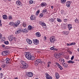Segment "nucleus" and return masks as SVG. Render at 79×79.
Instances as JSON below:
<instances>
[{
  "mask_svg": "<svg viewBox=\"0 0 79 79\" xmlns=\"http://www.w3.org/2000/svg\"><path fill=\"white\" fill-rule=\"evenodd\" d=\"M56 19L58 22H59V23H61V22L62 21L61 20V19H60L58 18H57Z\"/></svg>",
  "mask_w": 79,
  "mask_h": 79,
  "instance_id": "33",
  "label": "nucleus"
},
{
  "mask_svg": "<svg viewBox=\"0 0 79 79\" xmlns=\"http://www.w3.org/2000/svg\"><path fill=\"white\" fill-rule=\"evenodd\" d=\"M40 16H41V17H43V16H44L43 14H42V13L40 14Z\"/></svg>",
  "mask_w": 79,
  "mask_h": 79,
  "instance_id": "43",
  "label": "nucleus"
},
{
  "mask_svg": "<svg viewBox=\"0 0 79 79\" xmlns=\"http://www.w3.org/2000/svg\"><path fill=\"white\" fill-rule=\"evenodd\" d=\"M5 67V64H4L3 65V68Z\"/></svg>",
  "mask_w": 79,
  "mask_h": 79,
  "instance_id": "62",
  "label": "nucleus"
},
{
  "mask_svg": "<svg viewBox=\"0 0 79 79\" xmlns=\"http://www.w3.org/2000/svg\"><path fill=\"white\" fill-rule=\"evenodd\" d=\"M4 40H5V38H4L3 39H1V41H2V42H3Z\"/></svg>",
  "mask_w": 79,
  "mask_h": 79,
  "instance_id": "44",
  "label": "nucleus"
},
{
  "mask_svg": "<svg viewBox=\"0 0 79 79\" xmlns=\"http://www.w3.org/2000/svg\"><path fill=\"white\" fill-rule=\"evenodd\" d=\"M32 28V27L31 25H29L28 27V29L29 31H31Z\"/></svg>",
  "mask_w": 79,
  "mask_h": 79,
  "instance_id": "22",
  "label": "nucleus"
},
{
  "mask_svg": "<svg viewBox=\"0 0 79 79\" xmlns=\"http://www.w3.org/2000/svg\"><path fill=\"white\" fill-rule=\"evenodd\" d=\"M40 12V11L39 10H38L36 12L35 14V15L36 16H37V15H39V13Z\"/></svg>",
  "mask_w": 79,
  "mask_h": 79,
  "instance_id": "34",
  "label": "nucleus"
},
{
  "mask_svg": "<svg viewBox=\"0 0 79 79\" xmlns=\"http://www.w3.org/2000/svg\"><path fill=\"white\" fill-rule=\"evenodd\" d=\"M4 43L5 44H6V45H8V44H9V42H8V41H4Z\"/></svg>",
  "mask_w": 79,
  "mask_h": 79,
  "instance_id": "35",
  "label": "nucleus"
},
{
  "mask_svg": "<svg viewBox=\"0 0 79 79\" xmlns=\"http://www.w3.org/2000/svg\"><path fill=\"white\" fill-rule=\"evenodd\" d=\"M71 45H75L76 43H70Z\"/></svg>",
  "mask_w": 79,
  "mask_h": 79,
  "instance_id": "41",
  "label": "nucleus"
},
{
  "mask_svg": "<svg viewBox=\"0 0 79 79\" xmlns=\"http://www.w3.org/2000/svg\"><path fill=\"white\" fill-rule=\"evenodd\" d=\"M29 31V30H27L26 28L24 29H23L22 30V32H23V33H27V32H28V31Z\"/></svg>",
  "mask_w": 79,
  "mask_h": 79,
  "instance_id": "11",
  "label": "nucleus"
},
{
  "mask_svg": "<svg viewBox=\"0 0 79 79\" xmlns=\"http://www.w3.org/2000/svg\"><path fill=\"white\" fill-rule=\"evenodd\" d=\"M19 31H18V30L16 31L15 32V34H19Z\"/></svg>",
  "mask_w": 79,
  "mask_h": 79,
  "instance_id": "39",
  "label": "nucleus"
},
{
  "mask_svg": "<svg viewBox=\"0 0 79 79\" xmlns=\"http://www.w3.org/2000/svg\"><path fill=\"white\" fill-rule=\"evenodd\" d=\"M6 64H8L9 63L10 64V59L8 58H6Z\"/></svg>",
  "mask_w": 79,
  "mask_h": 79,
  "instance_id": "16",
  "label": "nucleus"
},
{
  "mask_svg": "<svg viewBox=\"0 0 79 79\" xmlns=\"http://www.w3.org/2000/svg\"><path fill=\"white\" fill-rule=\"evenodd\" d=\"M54 21H55V20H53V19H52L51 20V21L52 23H53V22H55Z\"/></svg>",
  "mask_w": 79,
  "mask_h": 79,
  "instance_id": "52",
  "label": "nucleus"
},
{
  "mask_svg": "<svg viewBox=\"0 0 79 79\" xmlns=\"http://www.w3.org/2000/svg\"><path fill=\"white\" fill-rule=\"evenodd\" d=\"M14 24V23L13 22H10L9 23V25L11 26H13Z\"/></svg>",
  "mask_w": 79,
  "mask_h": 79,
  "instance_id": "36",
  "label": "nucleus"
},
{
  "mask_svg": "<svg viewBox=\"0 0 79 79\" xmlns=\"http://www.w3.org/2000/svg\"><path fill=\"white\" fill-rule=\"evenodd\" d=\"M8 18H9V19L10 20H11L13 19V17H12V16L11 15H9L8 17Z\"/></svg>",
  "mask_w": 79,
  "mask_h": 79,
  "instance_id": "28",
  "label": "nucleus"
},
{
  "mask_svg": "<svg viewBox=\"0 0 79 79\" xmlns=\"http://www.w3.org/2000/svg\"><path fill=\"white\" fill-rule=\"evenodd\" d=\"M9 39L10 41H12L13 40V37L12 36H10L9 38Z\"/></svg>",
  "mask_w": 79,
  "mask_h": 79,
  "instance_id": "21",
  "label": "nucleus"
},
{
  "mask_svg": "<svg viewBox=\"0 0 79 79\" xmlns=\"http://www.w3.org/2000/svg\"><path fill=\"white\" fill-rule=\"evenodd\" d=\"M18 31H19V33H21V32H22V30H18Z\"/></svg>",
  "mask_w": 79,
  "mask_h": 79,
  "instance_id": "45",
  "label": "nucleus"
},
{
  "mask_svg": "<svg viewBox=\"0 0 79 79\" xmlns=\"http://www.w3.org/2000/svg\"><path fill=\"white\" fill-rule=\"evenodd\" d=\"M0 74H1V76H2L3 77V73H1Z\"/></svg>",
  "mask_w": 79,
  "mask_h": 79,
  "instance_id": "58",
  "label": "nucleus"
},
{
  "mask_svg": "<svg viewBox=\"0 0 79 79\" xmlns=\"http://www.w3.org/2000/svg\"><path fill=\"white\" fill-rule=\"evenodd\" d=\"M16 3L17 5H19V6H23V4L21 3V2L19 1H18L16 2Z\"/></svg>",
  "mask_w": 79,
  "mask_h": 79,
  "instance_id": "10",
  "label": "nucleus"
},
{
  "mask_svg": "<svg viewBox=\"0 0 79 79\" xmlns=\"http://www.w3.org/2000/svg\"><path fill=\"white\" fill-rule=\"evenodd\" d=\"M15 79H18V77H16V78H15Z\"/></svg>",
  "mask_w": 79,
  "mask_h": 79,
  "instance_id": "64",
  "label": "nucleus"
},
{
  "mask_svg": "<svg viewBox=\"0 0 79 79\" xmlns=\"http://www.w3.org/2000/svg\"><path fill=\"white\" fill-rule=\"evenodd\" d=\"M33 44L35 45H38L39 44V41L38 40L36 39H33Z\"/></svg>",
  "mask_w": 79,
  "mask_h": 79,
  "instance_id": "4",
  "label": "nucleus"
},
{
  "mask_svg": "<svg viewBox=\"0 0 79 79\" xmlns=\"http://www.w3.org/2000/svg\"><path fill=\"white\" fill-rule=\"evenodd\" d=\"M47 11V10L46 9H44L42 11V13H45V12H46V11Z\"/></svg>",
  "mask_w": 79,
  "mask_h": 79,
  "instance_id": "29",
  "label": "nucleus"
},
{
  "mask_svg": "<svg viewBox=\"0 0 79 79\" xmlns=\"http://www.w3.org/2000/svg\"><path fill=\"white\" fill-rule=\"evenodd\" d=\"M62 61H63L64 62H65V60H64V59H62Z\"/></svg>",
  "mask_w": 79,
  "mask_h": 79,
  "instance_id": "57",
  "label": "nucleus"
},
{
  "mask_svg": "<svg viewBox=\"0 0 79 79\" xmlns=\"http://www.w3.org/2000/svg\"><path fill=\"white\" fill-rule=\"evenodd\" d=\"M64 22H65V23H66V22L68 21V19H64Z\"/></svg>",
  "mask_w": 79,
  "mask_h": 79,
  "instance_id": "40",
  "label": "nucleus"
},
{
  "mask_svg": "<svg viewBox=\"0 0 79 79\" xmlns=\"http://www.w3.org/2000/svg\"><path fill=\"white\" fill-rule=\"evenodd\" d=\"M1 55L3 56H6L7 55H8V52L6 51H4L2 52Z\"/></svg>",
  "mask_w": 79,
  "mask_h": 79,
  "instance_id": "8",
  "label": "nucleus"
},
{
  "mask_svg": "<svg viewBox=\"0 0 79 79\" xmlns=\"http://www.w3.org/2000/svg\"><path fill=\"white\" fill-rule=\"evenodd\" d=\"M62 64V65H63V66H64L65 68H66V67L68 66V65H67V64H66V63H64L63 62Z\"/></svg>",
  "mask_w": 79,
  "mask_h": 79,
  "instance_id": "24",
  "label": "nucleus"
},
{
  "mask_svg": "<svg viewBox=\"0 0 79 79\" xmlns=\"http://www.w3.org/2000/svg\"><path fill=\"white\" fill-rule=\"evenodd\" d=\"M55 40V37L53 36H52L50 38V41L51 43H54Z\"/></svg>",
  "mask_w": 79,
  "mask_h": 79,
  "instance_id": "6",
  "label": "nucleus"
},
{
  "mask_svg": "<svg viewBox=\"0 0 79 79\" xmlns=\"http://www.w3.org/2000/svg\"><path fill=\"white\" fill-rule=\"evenodd\" d=\"M70 5H71V2L70 1H67L66 2V6L69 7L70 6Z\"/></svg>",
  "mask_w": 79,
  "mask_h": 79,
  "instance_id": "13",
  "label": "nucleus"
},
{
  "mask_svg": "<svg viewBox=\"0 0 79 79\" xmlns=\"http://www.w3.org/2000/svg\"><path fill=\"white\" fill-rule=\"evenodd\" d=\"M62 3H64L66 2V0H61Z\"/></svg>",
  "mask_w": 79,
  "mask_h": 79,
  "instance_id": "32",
  "label": "nucleus"
},
{
  "mask_svg": "<svg viewBox=\"0 0 79 79\" xmlns=\"http://www.w3.org/2000/svg\"><path fill=\"white\" fill-rule=\"evenodd\" d=\"M53 50H57V49L54 48Z\"/></svg>",
  "mask_w": 79,
  "mask_h": 79,
  "instance_id": "63",
  "label": "nucleus"
},
{
  "mask_svg": "<svg viewBox=\"0 0 79 79\" xmlns=\"http://www.w3.org/2000/svg\"><path fill=\"white\" fill-rule=\"evenodd\" d=\"M44 40H47V37H46V36H44Z\"/></svg>",
  "mask_w": 79,
  "mask_h": 79,
  "instance_id": "46",
  "label": "nucleus"
},
{
  "mask_svg": "<svg viewBox=\"0 0 79 79\" xmlns=\"http://www.w3.org/2000/svg\"><path fill=\"white\" fill-rule=\"evenodd\" d=\"M68 63H74V61H73L72 60H69L67 61Z\"/></svg>",
  "mask_w": 79,
  "mask_h": 79,
  "instance_id": "26",
  "label": "nucleus"
},
{
  "mask_svg": "<svg viewBox=\"0 0 79 79\" xmlns=\"http://www.w3.org/2000/svg\"><path fill=\"white\" fill-rule=\"evenodd\" d=\"M50 50H53L54 49V48L53 47H52L50 48Z\"/></svg>",
  "mask_w": 79,
  "mask_h": 79,
  "instance_id": "48",
  "label": "nucleus"
},
{
  "mask_svg": "<svg viewBox=\"0 0 79 79\" xmlns=\"http://www.w3.org/2000/svg\"><path fill=\"white\" fill-rule=\"evenodd\" d=\"M2 26V23H0V26Z\"/></svg>",
  "mask_w": 79,
  "mask_h": 79,
  "instance_id": "60",
  "label": "nucleus"
},
{
  "mask_svg": "<svg viewBox=\"0 0 79 79\" xmlns=\"http://www.w3.org/2000/svg\"><path fill=\"white\" fill-rule=\"evenodd\" d=\"M55 76L56 79H58L59 77H60V76H59V74L57 73H56Z\"/></svg>",
  "mask_w": 79,
  "mask_h": 79,
  "instance_id": "19",
  "label": "nucleus"
},
{
  "mask_svg": "<svg viewBox=\"0 0 79 79\" xmlns=\"http://www.w3.org/2000/svg\"><path fill=\"white\" fill-rule=\"evenodd\" d=\"M58 68H60V70H62V69H63V67L60 65L58 66Z\"/></svg>",
  "mask_w": 79,
  "mask_h": 79,
  "instance_id": "30",
  "label": "nucleus"
},
{
  "mask_svg": "<svg viewBox=\"0 0 79 79\" xmlns=\"http://www.w3.org/2000/svg\"><path fill=\"white\" fill-rule=\"evenodd\" d=\"M40 62H41V60L40 59H37L35 61V66H37Z\"/></svg>",
  "mask_w": 79,
  "mask_h": 79,
  "instance_id": "5",
  "label": "nucleus"
},
{
  "mask_svg": "<svg viewBox=\"0 0 79 79\" xmlns=\"http://www.w3.org/2000/svg\"><path fill=\"white\" fill-rule=\"evenodd\" d=\"M35 19V17H34V18H33V15H31L30 18V20L32 21V20H34Z\"/></svg>",
  "mask_w": 79,
  "mask_h": 79,
  "instance_id": "27",
  "label": "nucleus"
},
{
  "mask_svg": "<svg viewBox=\"0 0 79 79\" xmlns=\"http://www.w3.org/2000/svg\"><path fill=\"white\" fill-rule=\"evenodd\" d=\"M35 34L36 36H37V37H40V36H41L39 32H36L35 33Z\"/></svg>",
  "mask_w": 79,
  "mask_h": 79,
  "instance_id": "18",
  "label": "nucleus"
},
{
  "mask_svg": "<svg viewBox=\"0 0 79 79\" xmlns=\"http://www.w3.org/2000/svg\"><path fill=\"white\" fill-rule=\"evenodd\" d=\"M75 22L76 23H77L78 24H79V19H76L75 20Z\"/></svg>",
  "mask_w": 79,
  "mask_h": 79,
  "instance_id": "25",
  "label": "nucleus"
},
{
  "mask_svg": "<svg viewBox=\"0 0 79 79\" xmlns=\"http://www.w3.org/2000/svg\"><path fill=\"white\" fill-rule=\"evenodd\" d=\"M47 67H48V68H49V67H50V65L48 64Z\"/></svg>",
  "mask_w": 79,
  "mask_h": 79,
  "instance_id": "61",
  "label": "nucleus"
},
{
  "mask_svg": "<svg viewBox=\"0 0 79 79\" xmlns=\"http://www.w3.org/2000/svg\"><path fill=\"white\" fill-rule=\"evenodd\" d=\"M23 26L24 27H25L26 26V23L23 22Z\"/></svg>",
  "mask_w": 79,
  "mask_h": 79,
  "instance_id": "31",
  "label": "nucleus"
},
{
  "mask_svg": "<svg viewBox=\"0 0 79 79\" xmlns=\"http://www.w3.org/2000/svg\"><path fill=\"white\" fill-rule=\"evenodd\" d=\"M67 46H70V45H71V44H69V43H67Z\"/></svg>",
  "mask_w": 79,
  "mask_h": 79,
  "instance_id": "49",
  "label": "nucleus"
},
{
  "mask_svg": "<svg viewBox=\"0 0 79 79\" xmlns=\"http://www.w3.org/2000/svg\"><path fill=\"white\" fill-rule=\"evenodd\" d=\"M68 52L69 53H70V54H72V52H71V51H69Z\"/></svg>",
  "mask_w": 79,
  "mask_h": 79,
  "instance_id": "51",
  "label": "nucleus"
},
{
  "mask_svg": "<svg viewBox=\"0 0 79 79\" xmlns=\"http://www.w3.org/2000/svg\"><path fill=\"white\" fill-rule=\"evenodd\" d=\"M57 55L59 56H60L61 55V53H59V54H58Z\"/></svg>",
  "mask_w": 79,
  "mask_h": 79,
  "instance_id": "54",
  "label": "nucleus"
},
{
  "mask_svg": "<svg viewBox=\"0 0 79 79\" xmlns=\"http://www.w3.org/2000/svg\"><path fill=\"white\" fill-rule=\"evenodd\" d=\"M63 13H64V10H61L60 11L61 15H63Z\"/></svg>",
  "mask_w": 79,
  "mask_h": 79,
  "instance_id": "37",
  "label": "nucleus"
},
{
  "mask_svg": "<svg viewBox=\"0 0 79 79\" xmlns=\"http://www.w3.org/2000/svg\"><path fill=\"white\" fill-rule=\"evenodd\" d=\"M54 56H55V58L57 59L59 58H60V57H61V56H59L58 55V54L56 53L55 54Z\"/></svg>",
  "mask_w": 79,
  "mask_h": 79,
  "instance_id": "17",
  "label": "nucleus"
},
{
  "mask_svg": "<svg viewBox=\"0 0 79 79\" xmlns=\"http://www.w3.org/2000/svg\"><path fill=\"white\" fill-rule=\"evenodd\" d=\"M40 5L42 7H44V6H47V4L45 2H42L41 3Z\"/></svg>",
  "mask_w": 79,
  "mask_h": 79,
  "instance_id": "15",
  "label": "nucleus"
},
{
  "mask_svg": "<svg viewBox=\"0 0 79 79\" xmlns=\"http://www.w3.org/2000/svg\"><path fill=\"white\" fill-rule=\"evenodd\" d=\"M2 38V34H0V39Z\"/></svg>",
  "mask_w": 79,
  "mask_h": 79,
  "instance_id": "56",
  "label": "nucleus"
},
{
  "mask_svg": "<svg viewBox=\"0 0 79 79\" xmlns=\"http://www.w3.org/2000/svg\"><path fill=\"white\" fill-rule=\"evenodd\" d=\"M74 56H72L71 58V60H73V59H74Z\"/></svg>",
  "mask_w": 79,
  "mask_h": 79,
  "instance_id": "47",
  "label": "nucleus"
},
{
  "mask_svg": "<svg viewBox=\"0 0 79 79\" xmlns=\"http://www.w3.org/2000/svg\"><path fill=\"white\" fill-rule=\"evenodd\" d=\"M5 45L4 44H2V47H3V48H5Z\"/></svg>",
  "mask_w": 79,
  "mask_h": 79,
  "instance_id": "55",
  "label": "nucleus"
},
{
  "mask_svg": "<svg viewBox=\"0 0 79 79\" xmlns=\"http://www.w3.org/2000/svg\"><path fill=\"white\" fill-rule=\"evenodd\" d=\"M25 56L26 58L28 60H32V61H34L35 60L36 58L34 56H31V54L29 52H26L25 54Z\"/></svg>",
  "mask_w": 79,
  "mask_h": 79,
  "instance_id": "1",
  "label": "nucleus"
},
{
  "mask_svg": "<svg viewBox=\"0 0 79 79\" xmlns=\"http://www.w3.org/2000/svg\"><path fill=\"white\" fill-rule=\"evenodd\" d=\"M68 27L69 30H71V29L72 28V25L71 24L68 25Z\"/></svg>",
  "mask_w": 79,
  "mask_h": 79,
  "instance_id": "20",
  "label": "nucleus"
},
{
  "mask_svg": "<svg viewBox=\"0 0 79 79\" xmlns=\"http://www.w3.org/2000/svg\"><path fill=\"white\" fill-rule=\"evenodd\" d=\"M51 8L52 9H53V6H51Z\"/></svg>",
  "mask_w": 79,
  "mask_h": 79,
  "instance_id": "59",
  "label": "nucleus"
},
{
  "mask_svg": "<svg viewBox=\"0 0 79 79\" xmlns=\"http://www.w3.org/2000/svg\"><path fill=\"white\" fill-rule=\"evenodd\" d=\"M45 75V77L46 79H52V77L49 75L48 73H46Z\"/></svg>",
  "mask_w": 79,
  "mask_h": 79,
  "instance_id": "9",
  "label": "nucleus"
},
{
  "mask_svg": "<svg viewBox=\"0 0 79 79\" xmlns=\"http://www.w3.org/2000/svg\"><path fill=\"white\" fill-rule=\"evenodd\" d=\"M63 58H60V59H59V61H61H61H62V59Z\"/></svg>",
  "mask_w": 79,
  "mask_h": 79,
  "instance_id": "53",
  "label": "nucleus"
},
{
  "mask_svg": "<svg viewBox=\"0 0 79 79\" xmlns=\"http://www.w3.org/2000/svg\"><path fill=\"white\" fill-rule=\"evenodd\" d=\"M27 75L28 77H32L33 74L32 73H27Z\"/></svg>",
  "mask_w": 79,
  "mask_h": 79,
  "instance_id": "12",
  "label": "nucleus"
},
{
  "mask_svg": "<svg viewBox=\"0 0 79 79\" xmlns=\"http://www.w3.org/2000/svg\"><path fill=\"white\" fill-rule=\"evenodd\" d=\"M20 63L21 65V66H20V68L22 69H26L29 66L28 64L24 61H21Z\"/></svg>",
  "mask_w": 79,
  "mask_h": 79,
  "instance_id": "2",
  "label": "nucleus"
},
{
  "mask_svg": "<svg viewBox=\"0 0 79 79\" xmlns=\"http://www.w3.org/2000/svg\"><path fill=\"white\" fill-rule=\"evenodd\" d=\"M56 65H57L58 67V66L60 65V64H59L57 62L56 63Z\"/></svg>",
  "mask_w": 79,
  "mask_h": 79,
  "instance_id": "42",
  "label": "nucleus"
},
{
  "mask_svg": "<svg viewBox=\"0 0 79 79\" xmlns=\"http://www.w3.org/2000/svg\"><path fill=\"white\" fill-rule=\"evenodd\" d=\"M29 3V4H30V5H31V4H32V3H33V1L31 0L30 1Z\"/></svg>",
  "mask_w": 79,
  "mask_h": 79,
  "instance_id": "38",
  "label": "nucleus"
},
{
  "mask_svg": "<svg viewBox=\"0 0 79 79\" xmlns=\"http://www.w3.org/2000/svg\"><path fill=\"white\" fill-rule=\"evenodd\" d=\"M39 24H40V25H41L42 27H43V28H46L47 27H46V24L44 23L42 21H40L39 22Z\"/></svg>",
  "mask_w": 79,
  "mask_h": 79,
  "instance_id": "3",
  "label": "nucleus"
},
{
  "mask_svg": "<svg viewBox=\"0 0 79 79\" xmlns=\"http://www.w3.org/2000/svg\"><path fill=\"white\" fill-rule=\"evenodd\" d=\"M51 62H48V65H50V64H51Z\"/></svg>",
  "mask_w": 79,
  "mask_h": 79,
  "instance_id": "50",
  "label": "nucleus"
},
{
  "mask_svg": "<svg viewBox=\"0 0 79 79\" xmlns=\"http://www.w3.org/2000/svg\"><path fill=\"white\" fill-rule=\"evenodd\" d=\"M2 18L4 19H7V15H4L2 16Z\"/></svg>",
  "mask_w": 79,
  "mask_h": 79,
  "instance_id": "23",
  "label": "nucleus"
},
{
  "mask_svg": "<svg viewBox=\"0 0 79 79\" xmlns=\"http://www.w3.org/2000/svg\"><path fill=\"white\" fill-rule=\"evenodd\" d=\"M26 41L27 43H28L29 44H32V41L29 39H27Z\"/></svg>",
  "mask_w": 79,
  "mask_h": 79,
  "instance_id": "14",
  "label": "nucleus"
},
{
  "mask_svg": "<svg viewBox=\"0 0 79 79\" xmlns=\"http://www.w3.org/2000/svg\"><path fill=\"white\" fill-rule=\"evenodd\" d=\"M19 24H20V21L19 20L17 21V23H14L13 26H14V27H17V26H19Z\"/></svg>",
  "mask_w": 79,
  "mask_h": 79,
  "instance_id": "7",
  "label": "nucleus"
}]
</instances>
